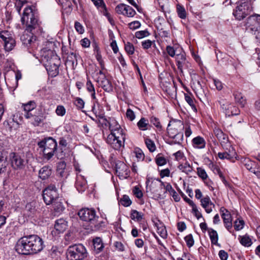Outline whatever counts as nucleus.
Here are the masks:
<instances>
[{"instance_id": "1", "label": "nucleus", "mask_w": 260, "mask_h": 260, "mask_svg": "<svg viewBox=\"0 0 260 260\" xmlns=\"http://www.w3.org/2000/svg\"><path fill=\"white\" fill-rule=\"evenodd\" d=\"M44 247L41 238L37 235H30L20 238L15 245L16 251L22 255H31L41 251Z\"/></svg>"}, {"instance_id": "2", "label": "nucleus", "mask_w": 260, "mask_h": 260, "mask_svg": "<svg viewBox=\"0 0 260 260\" xmlns=\"http://www.w3.org/2000/svg\"><path fill=\"white\" fill-rule=\"evenodd\" d=\"M38 144L40 148L43 149L44 158L48 160L52 157L57 150V142L51 137L44 139L39 142Z\"/></svg>"}, {"instance_id": "3", "label": "nucleus", "mask_w": 260, "mask_h": 260, "mask_svg": "<svg viewBox=\"0 0 260 260\" xmlns=\"http://www.w3.org/2000/svg\"><path fill=\"white\" fill-rule=\"evenodd\" d=\"M78 215L81 220L90 223L92 230H96L100 227L98 223L99 217L94 209L83 208L79 211Z\"/></svg>"}, {"instance_id": "4", "label": "nucleus", "mask_w": 260, "mask_h": 260, "mask_svg": "<svg viewBox=\"0 0 260 260\" xmlns=\"http://www.w3.org/2000/svg\"><path fill=\"white\" fill-rule=\"evenodd\" d=\"M87 256L85 247L81 244L70 246L67 251L68 260H83Z\"/></svg>"}, {"instance_id": "5", "label": "nucleus", "mask_w": 260, "mask_h": 260, "mask_svg": "<svg viewBox=\"0 0 260 260\" xmlns=\"http://www.w3.org/2000/svg\"><path fill=\"white\" fill-rule=\"evenodd\" d=\"M48 57L45 63V68L48 75L51 77H56L59 74V66L60 65V59L58 56L54 54L52 51L48 52Z\"/></svg>"}, {"instance_id": "6", "label": "nucleus", "mask_w": 260, "mask_h": 260, "mask_svg": "<svg viewBox=\"0 0 260 260\" xmlns=\"http://www.w3.org/2000/svg\"><path fill=\"white\" fill-rule=\"evenodd\" d=\"M43 197L46 205L53 204L55 201L59 200L57 188L54 184L48 185L43 190Z\"/></svg>"}, {"instance_id": "7", "label": "nucleus", "mask_w": 260, "mask_h": 260, "mask_svg": "<svg viewBox=\"0 0 260 260\" xmlns=\"http://www.w3.org/2000/svg\"><path fill=\"white\" fill-rule=\"evenodd\" d=\"M247 29L252 33L260 43V17H248Z\"/></svg>"}, {"instance_id": "8", "label": "nucleus", "mask_w": 260, "mask_h": 260, "mask_svg": "<svg viewBox=\"0 0 260 260\" xmlns=\"http://www.w3.org/2000/svg\"><path fill=\"white\" fill-rule=\"evenodd\" d=\"M251 7L250 3L248 1L241 2L238 5L236 9L234 11L233 14L234 16H260V14H251Z\"/></svg>"}, {"instance_id": "9", "label": "nucleus", "mask_w": 260, "mask_h": 260, "mask_svg": "<svg viewBox=\"0 0 260 260\" xmlns=\"http://www.w3.org/2000/svg\"><path fill=\"white\" fill-rule=\"evenodd\" d=\"M103 125L108 126L111 135L125 136V134L121 126L117 121L113 118H103Z\"/></svg>"}, {"instance_id": "10", "label": "nucleus", "mask_w": 260, "mask_h": 260, "mask_svg": "<svg viewBox=\"0 0 260 260\" xmlns=\"http://www.w3.org/2000/svg\"><path fill=\"white\" fill-rule=\"evenodd\" d=\"M125 139V136L109 134L106 141L111 147L118 150L124 146Z\"/></svg>"}, {"instance_id": "11", "label": "nucleus", "mask_w": 260, "mask_h": 260, "mask_svg": "<svg viewBox=\"0 0 260 260\" xmlns=\"http://www.w3.org/2000/svg\"><path fill=\"white\" fill-rule=\"evenodd\" d=\"M0 38L4 42V49L6 51H11L16 46V41L13 35L8 30L1 31Z\"/></svg>"}, {"instance_id": "12", "label": "nucleus", "mask_w": 260, "mask_h": 260, "mask_svg": "<svg viewBox=\"0 0 260 260\" xmlns=\"http://www.w3.org/2000/svg\"><path fill=\"white\" fill-rule=\"evenodd\" d=\"M218 102L220 105V108L226 116L237 115L240 113L238 108L226 100L221 99Z\"/></svg>"}, {"instance_id": "13", "label": "nucleus", "mask_w": 260, "mask_h": 260, "mask_svg": "<svg viewBox=\"0 0 260 260\" xmlns=\"http://www.w3.org/2000/svg\"><path fill=\"white\" fill-rule=\"evenodd\" d=\"M9 157L11 166L13 169L18 170L24 168L25 160L18 154L12 152L10 154Z\"/></svg>"}, {"instance_id": "14", "label": "nucleus", "mask_w": 260, "mask_h": 260, "mask_svg": "<svg viewBox=\"0 0 260 260\" xmlns=\"http://www.w3.org/2000/svg\"><path fill=\"white\" fill-rule=\"evenodd\" d=\"M116 174L120 178H126L129 172L128 168L125 164L121 161H118L115 165Z\"/></svg>"}, {"instance_id": "15", "label": "nucleus", "mask_w": 260, "mask_h": 260, "mask_svg": "<svg viewBox=\"0 0 260 260\" xmlns=\"http://www.w3.org/2000/svg\"><path fill=\"white\" fill-rule=\"evenodd\" d=\"M115 11L119 15H126L127 16H134L136 12L131 7L120 4L115 8Z\"/></svg>"}, {"instance_id": "16", "label": "nucleus", "mask_w": 260, "mask_h": 260, "mask_svg": "<svg viewBox=\"0 0 260 260\" xmlns=\"http://www.w3.org/2000/svg\"><path fill=\"white\" fill-rule=\"evenodd\" d=\"M151 222L159 236L164 239L166 238L167 237V232L164 224L156 217L152 218Z\"/></svg>"}, {"instance_id": "17", "label": "nucleus", "mask_w": 260, "mask_h": 260, "mask_svg": "<svg viewBox=\"0 0 260 260\" xmlns=\"http://www.w3.org/2000/svg\"><path fill=\"white\" fill-rule=\"evenodd\" d=\"M20 40L24 45L28 47L36 40V37L31 31L25 29L20 36Z\"/></svg>"}, {"instance_id": "18", "label": "nucleus", "mask_w": 260, "mask_h": 260, "mask_svg": "<svg viewBox=\"0 0 260 260\" xmlns=\"http://www.w3.org/2000/svg\"><path fill=\"white\" fill-rule=\"evenodd\" d=\"M176 60L177 62V66L178 70L181 72H183V69L185 67H187L188 61L186 58L185 52L183 49L180 52V53L177 54L176 56Z\"/></svg>"}, {"instance_id": "19", "label": "nucleus", "mask_w": 260, "mask_h": 260, "mask_svg": "<svg viewBox=\"0 0 260 260\" xmlns=\"http://www.w3.org/2000/svg\"><path fill=\"white\" fill-rule=\"evenodd\" d=\"M25 21L26 29L31 31L39 25L36 17H21V22L23 25Z\"/></svg>"}, {"instance_id": "20", "label": "nucleus", "mask_w": 260, "mask_h": 260, "mask_svg": "<svg viewBox=\"0 0 260 260\" xmlns=\"http://www.w3.org/2000/svg\"><path fill=\"white\" fill-rule=\"evenodd\" d=\"M75 187L79 192H83L87 188V181L82 175H78L75 184Z\"/></svg>"}, {"instance_id": "21", "label": "nucleus", "mask_w": 260, "mask_h": 260, "mask_svg": "<svg viewBox=\"0 0 260 260\" xmlns=\"http://www.w3.org/2000/svg\"><path fill=\"white\" fill-rule=\"evenodd\" d=\"M52 173V170L51 167L45 166L39 171V177L42 180L48 179Z\"/></svg>"}, {"instance_id": "22", "label": "nucleus", "mask_w": 260, "mask_h": 260, "mask_svg": "<svg viewBox=\"0 0 260 260\" xmlns=\"http://www.w3.org/2000/svg\"><path fill=\"white\" fill-rule=\"evenodd\" d=\"M221 217L223 219L224 225L226 230L233 235H235L234 231L232 230V216L230 213H227L226 214H223L221 215Z\"/></svg>"}, {"instance_id": "23", "label": "nucleus", "mask_w": 260, "mask_h": 260, "mask_svg": "<svg viewBox=\"0 0 260 260\" xmlns=\"http://www.w3.org/2000/svg\"><path fill=\"white\" fill-rule=\"evenodd\" d=\"M202 206L205 209L207 213L212 211V208L215 207L214 204L211 202L210 198L206 196L201 200Z\"/></svg>"}, {"instance_id": "24", "label": "nucleus", "mask_w": 260, "mask_h": 260, "mask_svg": "<svg viewBox=\"0 0 260 260\" xmlns=\"http://www.w3.org/2000/svg\"><path fill=\"white\" fill-rule=\"evenodd\" d=\"M68 222L63 218H60L55 221L54 229L58 233H63L68 228Z\"/></svg>"}, {"instance_id": "25", "label": "nucleus", "mask_w": 260, "mask_h": 260, "mask_svg": "<svg viewBox=\"0 0 260 260\" xmlns=\"http://www.w3.org/2000/svg\"><path fill=\"white\" fill-rule=\"evenodd\" d=\"M7 170V162L4 156L0 155V177H4L5 179L10 177L9 172L6 174Z\"/></svg>"}, {"instance_id": "26", "label": "nucleus", "mask_w": 260, "mask_h": 260, "mask_svg": "<svg viewBox=\"0 0 260 260\" xmlns=\"http://www.w3.org/2000/svg\"><path fill=\"white\" fill-rule=\"evenodd\" d=\"M192 144L194 148L203 149L205 147L206 141L203 137L197 136L192 140Z\"/></svg>"}, {"instance_id": "27", "label": "nucleus", "mask_w": 260, "mask_h": 260, "mask_svg": "<svg viewBox=\"0 0 260 260\" xmlns=\"http://www.w3.org/2000/svg\"><path fill=\"white\" fill-rule=\"evenodd\" d=\"M235 102L238 104L241 107H244L246 104V99L242 93L236 91L234 93Z\"/></svg>"}, {"instance_id": "28", "label": "nucleus", "mask_w": 260, "mask_h": 260, "mask_svg": "<svg viewBox=\"0 0 260 260\" xmlns=\"http://www.w3.org/2000/svg\"><path fill=\"white\" fill-rule=\"evenodd\" d=\"M4 124L6 128L10 132L16 130L19 127L18 122L14 121L13 119H10L7 121H5Z\"/></svg>"}, {"instance_id": "29", "label": "nucleus", "mask_w": 260, "mask_h": 260, "mask_svg": "<svg viewBox=\"0 0 260 260\" xmlns=\"http://www.w3.org/2000/svg\"><path fill=\"white\" fill-rule=\"evenodd\" d=\"M38 14L37 10L34 5L27 6L23 10V16H35Z\"/></svg>"}, {"instance_id": "30", "label": "nucleus", "mask_w": 260, "mask_h": 260, "mask_svg": "<svg viewBox=\"0 0 260 260\" xmlns=\"http://www.w3.org/2000/svg\"><path fill=\"white\" fill-rule=\"evenodd\" d=\"M182 49V48L178 46H168L166 48V51L168 54L171 57L176 56L177 54L180 53Z\"/></svg>"}, {"instance_id": "31", "label": "nucleus", "mask_w": 260, "mask_h": 260, "mask_svg": "<svg viewBox=\"0 0 260 260\" xmlns=\"http://www.w3.org/2000/svg\"><path fill=\"white\" fill-rule=\"evenodd\" d=\"M208 233L211 244L220 246V244L218 243V236L217 232L215 230L210 228L208 229Z\"/></svg>"}, {"instance_id": "32", "label": "nucleus", "mask_w": 260, "mask_h": 260, "mask_svg": "<svg viewBox=\"0 0 260 260\" xmlns=\"http://www.w3.org/2000/svg\"><path fill=\"white\" fill-rule=\"evenodd\" d=\"M36 209L33 203H27L24 210V214L28 217L31 216L36 213Z\"/></svg>"}, {"instance_id": "33", "label": "nucleus", "mask_w": 260, "mask_h": 260, "mask_svg": "<svg viewBox=\"0 0 260 260\" xmlns=\"http://www.w3.org/2000/svg\"><path fill=\"white\" fill-rule=\"evenodd\" d=\"M93 245L94 250L96 253L101 252L104 248L102 240L99 237H96L93 240Z\"/></svg>"}, {"instance_id": "34", "label": "nucleus", "mask_w": 260, "mask_h": 260, "mask_svg": "<svg viewBox=\"0 0 260 260\" xmlns=\"http://www.w3.org/2000/svg\"><path fill=\"white\" fill-rule=\"evenodd\" d=\"M99 83L105 91L111 92L113 90V86L112 83L106 78H105L103 80H101Z\"/></svg>"}, {"instance_id": "35", "label": "nucleus", "mask_w": 260, "mask_h": 260, "mask_svg": "<svg viewBox=\"0 0 260 260\" xmlns=\"http://www.w3.org/2000/svg\"><path fill=\"white\" fill-rule=\"evenodd\" d=\"M37 104L34 101H30L25 104H22V107L23 108L24 112H32L33 110L36 108Z\"/></svg>"}, {"instance_id": "36", "label": "nucleus", "mask_w": 260, "mask_h": 260, "mask_svg": "<svg viewBox=\"0 0 260 260\" xmlns=\"http://www.w3.org/2000/svg\"><path fill=\"white\" fill-rule=\"evenodd\" d=\"M77 57L78 55L76 53L73 52H71L68 53V55L67 57V62L71 63L73 67H74L75 64L76 66L78 63Z\"/></svg>"}, {"instance_id": "37", "label": "nucleus", "mask_w": 260, "mask_h": 260, "mask_svg": "<svg viewBox=\"0 0 260 260\" xmlns=\"http://www.w3.org/2000/svg\"><path fill=\"white\" fill-rule=\"evenodd\" d=\"M231 154H228L226 152H219L218 153V156L220 159H226L228 160H229L232 162H235V160H233V157L235 155V153H234V151L233 150H232V152H230Z\"/></svg>"}, {"instance_id": "38", "label": "nucleus", "mask_w": 260, "mask_h": 260, "mask_svg": "<svg viewBox=\"0 0 260 260\" xmlns=\"http://www.w3.org/2000/svg\"><path fill=\"white\" fill-rule=\"evenodd\" d=\"M56 175L61 178L60 188H62V184L69 175L68 172L65 170H56Z\"/></svg>"}, {"instance_id": "39", "label": "nucleus", "mask_w": 260, "mask_h": 260, "mask_svg": "<svg viewBox=\"0 0 260 260\" xmlns=\"http://www.w3.org/2000/svg\"><path fill=\"white\" fill-rule=\"evenodd\" d=\"M144 216V214L143 213L138 212L136 210H133L131 211V217L133 220L140 221L143 219Z\"/></svg>"}, {"instance_id": "40", "label": "nucleus", "mask_w": 260, "mask_h": 260, "mask_svg": "<svg viewBox=\"0 0 260 260\" xmlns=\"http://www.w3.org/2000/svg\"><path fill=\"white\" fill-rule=\"evenodd\" d=\"M240 243L244 246L249 247L252 244V241L249 236L245 235L239 238Z\"/></svg>"}, {"instance_id": "41", "label": "nucleus", "mask_w": 260, "mask_h": 260, "mask_svg": "<svg viewBox=\"0 0 260 260\" xmlns=\"http://www.w3.org/2000/svg\"><path fill=\"white\" fill-rule=\"evenodd\" d=\"M185 100L186 102L189 105V106L191 107V109L194 111L197 112V109L196 108V105L194 103V99L192 96L190 94L185 93L184 94Z\"/></svg>"}, {"instance_id": "42", "label": "nucleus", "mask_w": 260, "mask_h": 260, "mask_svg": "<svg viewBox=\"0 0 260 260\" xmlns=\"http://www.w3.org/2000/svg\"><path fill=\"white\" fill-rule=\"evenodd\" d=\"M59 200L55 201V202L52 204L54 210L58 213H60L64 209L62 203Z\"/></svg>"}, {"instance_id": "43", "label": "nucleus", "mask_w": 260, "mask_h": 260, "mask_svg": "<svg viewBox=\"0 0 260 260\" xmlns=\"http://www.w3.org/2000/svg\"><path fill=\"white\" fill-rule=\"evenodd\" d=\"M243 163L247 170L253 173V170H255L253 169V167L255 165V162L252 161L248 158H244L243 160Z\"/></svg>"}, {"instance_id": "44", "label": "nucleus", "mask_w": 260, "mask_h": 260, "mask_svg": "<svg viewBox=\"0 0 260 260\" xmlns=\"http://www.w3.org/2000/svg\"><path fill=\"white\" fill-rule=\"evenodd\" d=\"M134 153L137 157L138 161L143 160L145 158V154L143 151L139 148L136 147L134 150Z\"/></svg>"}, {"instance_id": "45", "label": "nucleus", "mask_w": 260, "mask_h": 260, "mask_svg": "<svg viewBox=\"0 0 260 260\" xmlns=\"http://www.w3.org/2000/svg\"><path fill=\"white\" fill-rule=\"evenodd\" d=\"M30 120L31 123L35 126H39L43 121V116L37 115Z\"/></svg>"}, {"instance_id": "46", "label": "nucleus", "mask_w": 260, "mask_h": 260, "mask_svg": "<svg viewBox=\"0 0 260 260\" xmlns=\"http://www.w3.org/2000/svg\"><path fill=\"white\" fill-rule=\"evenodd\" d=\"M155 162L158 166H162L167 164V159L161 154H158L155 158Z\"/></svg>"}, {"instance_id": "47", "label": "nucleus", "mask_w": 260, "mask_h": 260, "mask_svg": "<svg viewBox=\"0 0 260 260\" xmlns=\"http://www.w3.org/2000/svg\"><path fill=\"white\" fill-rule=\"evenodd\" d=\"M150 122L151 124L153 125L158 130L161 129V125L158 118L152 116L150 118Z\"/></svg>"}, {"instance_id": "48", "label": "nucleus", "mask_w": 260, "mask_h": 260, "mask_svg": "<svg viewBox=\"0 0 260 260\" xmlns=\"http://www.w3.org/2000/svg\"><path fill=\"white\" fill-rule=\"evenodd\" d=\"M120 203L124 207H128L132 204V201L128 196L124 195L120 200Z\"/></svg>"}, {"instance_id": "49", "label": "nucleus", "mask_w": 260, "mask_h": 260, "mask_svg": "<svg viewBox=\"0 0 260 260\" xmlns=\"http://www.w3.org/2000/svg\"><path fill=\"white\" fill-rule=\"evenodd\" d=\"M179 168L183 172H184L187 174H188L189 173L191 172L192 171V167L189 164H187L186 163L184 165H180L179 166Z\"/></svg>"}, {"instance_id": "50", "label": "nucleus", "mask_w": 260, "mask_h": 260, "mask_svg": "<svg viewBox=\"0 0 260 260\" xmlns=\"http://www.w3.org/2000/svg\"><path fill=\"white\" fill-rule=\"evenodd\" d=\"M55 113L59 116H63L66 113V110L63 106L58 105L55 110Z\"/></svg>"}, {"instance_id": "51", "label": "nucleus", "mask_w": 260, "mask_h": 260, "mask_svg": "<svg viewBox=\"0 0 260 260\" xmlns=\"http://www.w3.org/2000/svg\"><path fill=\"white\" fill-rule=\"evenodd\" d=\"M214 133L219 140H221L222 139H225L224 134H223L222 131L219 128H215V129H214Z\"/></svg>"}, {"instance_id": "52", "label": "nucleus", "mask_w": 260, "mask_h": 260, "mask_svg": "<svg viewBox=\"0 0 260 260\" xmlns=\"http://www.w3.org/2000/svg\"><path fill=\"white\" fill-rule=\"evenodd\" d=\"M197 170L198 176L200 178H201L203 180H206L207 178H208V175L205 170L204 169L200 167L198 168Z\"/></svg>"}, {"instance_id": "53", "label": "nucleus", "mask_w": 260, "mask_h": 260, "mask_svg": "<svg viewBox=\"0 0 260 260\" xmlns=\"http://www.w3.org/2000/svg\"><path fill=\"white\" fill-rule=\"evenodd\" d=\"M234 224L235 230L239 231L243 228L244 222L243 220L237 219L235 221Z\"/></svg>"}, {"instance_id": "54", "label": "nucleus", "mask_w": 260, "mask_h": 260, "mask_svg": "<svg viewBox=\"0 0 260 260\" xmlns=\"http://www.w3.org/2000/svg\"><path fill=\"white\" fill-rule=\"evenodd\" d=\"M184 240L188 247H191L194 245V240L191 234H189L185 237Z\"/></svg>"}, {"instance_id": "55", "label": "nucleus", "mask_w": 260, "mask_h": 260, "mask_svg": "<svg viewBox=\"0 0 260 260\" xmlns=\"http://www.w3.org/2000/svg\"><path fill=\"white\" fill-rule=\"evenodd\" d=\"M124 48L125 50L128 54L132 55L134 53V47L133 45L129 42H127L126 44H125Z\"/></svg>"}, {"instance_id": "56", "label": "nucleus", "mask_w": 260, "mask_h": 260, "mask_svg": "<svg viewBox=\"0 0 260 260\" xmlns=\"http://www.w3.org/2000/svg\"><path fill=\"white\" fill-rule=\"evenodd\" d=\"M137 126L140 130L145 131L146 129V122L145 118H142L137 123Z\"/></svg>"}, {"instance_id": "57", "label": "nucleus", "mask_w": 260, "mask_h": 260, "mask_svg": "<svg viewBox=\"0 0 260 260\" xmlns=\"http://www.w3.org/2000/svg\"><path fill=\"white\" fill-rule=\"evenodd\" d=\"M134 194L138 199H141L143 197V192L140 187L136 186L133 190Z\"/></svg>"}, {"instance_id": "58", "label": "nucleus", "mask_w": 260, "mask_h": 260, "mask_svg": "<svg viewBox=\"0 0 260 260\" xmlns=\"http://www.w3.org/2000/svg\"><path fill=\"white\" fill-rule=\"evenodd\" d=\"M147 149H148L151 152H153L156 150V146L154 142L148 139H147Z\"/></svg>"}, {"instance_id": "59", "label": "nucleus", "mask_w": 260, "mask_h": 260, "mask_svg": "<svg viewBox=\"0 0 260 260\" xmlns=\"http://www.w3.org/2000/svg\"><path fill=\"white\" fill-rule=\"evenodd\" d=\"M172 138L175 140V143L180 144L183 139V133L182 132H180L179 133L177 134L176 136Z\"/></svg>"}, {"instance_id": "60", "label": "nucleus", "mask_w": 260, "mask_h": 260, "mask_svg": "<svg viewBox=\"0 0 260 260\" xmlns=\"http://www.w3.org/2000/svg\"><path fill=\"white\" fill-rule=\"evenodd\" d=\"M75 28L80 34H82L84 32V29L82 25L79 22L76 21L75 22Z\"/></svg>"}, {"instance_id": "61", "label": "nucleus", "mask_w": 260, "mask_h": 260, "mask_svg": "<svg viewBox=\"0 0 260 260\" xmlns=\"http://www.w3.org/2000/svg\"><path fill=\"white\" fill-rule=\"evenodd\" d=\"M75 104L78 109H80L83 108L84 106V102L83 100L80 98H76Z\"/></svg>"}, {"instance_id": "62", "label": "nucleus", "mask_w": 260, "mask_h": 260, "mask_svg": "<svg viewBox=\"0 0 260 260\" xmlns=\"http://www.w3.org/2000/svg\"><path fill=\"white\" fill-rule=\"evenodd\" d=\"M167 131L169 136L172 138L175 137L177 134L180 133L175 128H168Z\"/></svg>"}, {"instance_id": "63", "label": "nucleus", "mask_w": 260, "mask_h": 260, "mask_svg": "<svg viewBox=\"0 0 260 260\" xmlns=\"http://www.w3.org/2000/svg\"><path fill=\"white\" fill-rule=\"evenodd\" d=\"M177 11L179 16H186L185 10L182 6L177 5Z\"/></svg>"}, {"instance_id": "64", "label": "nucleus", "mask_w": 260, "mask_h": 260, "mask_svg": "<svg viewBox=\"0 0 260 260\" xmlns=\"http://www.w3.org/2000/svg\"><path fill=\"white\" fill-rule=\"evenodd\" d=\"M218 255L221 260H227L228 258V253L223 250L219 251Z\"/></svg>"}]
</instances>
